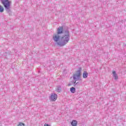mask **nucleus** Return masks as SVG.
I'll return each instance as SVG.
<instances>
[{"mask_svg":"<svg viewBox=\"0 0 126 126\" xmlns=\"http://www.w3.org/2000/svg\"><path fill=\"white\" fill-rule=\"evenodd\" d=\"M70 38V32L68 27L65 26L59 27L57 29V34L53 36V40L56 42L55 45L58 47L65 46Z\"/></svg>","mask_w":126,"mask_h":126,"instance_id":"obj_1","label":"nucleus"},{"mask_svg":"<svg viewBox=\"0 0 126 126\" xmlns=\"http://www.w3.org/2000/svg\"><path fill=\"white\" fill-rule=\"evenodd\" d=\"M0 1L5 8L6 12L8 13H11V10L10 9L11 1L9 0H0Z\"/></svg>","mask_w":126,"mask_h":126,"instance_id":"obj_2","label":"nucleus"},{"mask_svg":"<svg viewBox=\"0 0 126 126\" xmlns=\"http://www.w3.org/2000/svg\"><path fill=\"white\" fill-rule=\"evenodd\" d=\"M82 71V68L79 67L78 70L76 71L75 74H73V79L74 80H81L80 76H81V71Z\"/></svg>","mask_w":126,"mask_h":126,"instance_id":"obj_3","label":"nucleus"},{"mask_svg":"<svg viewBox=\"0 0 126 126\" xmlns=\"http://www.w3.org/2000/svg\"><path fill=\"white\" fill-rule=\"evenodd\" d=\"M58 99V95L56 94H51V95L50 97V100L53 101H56Z\"/></svg>","mask_w":126,"mask_h":126,"instance_id":"obj_4","label":"nucleus"},{"mask_svg":"<svg viewBox=\"0 0 126 126\" xmlns=\"http://www.w3.org/2000/svg\"><path fill=\"white\" fill-rule=\"evenodd\" d=\"M112 73L113 74V77H114V79H115V80L119 79V77H118V75L117 74V72H116V71H113Z\"/></svg>","mask_w":126,"mask_h":126,"instance_id":"obj_5","label":"nucleus"},{"mask_svg":"<svg viewBox=\"0 0 126 126\" xmlns=\"http://www.w3.org/2000/svg\"><path fill=\"white\" fill-rule=\"evenodd\" d=\"M56 90L58 93H61V91H62V87L61 86H58Z\"/></svg>","mask_w":126,"mask_h":126,"instance_id":"obj_6","label":"nucleus"},{"mask_svg":"<svg viewBox=\"0 0 126 126\" xmlns=\"http://www.w3.org/2000/svg\"><path fill=\"white\" fill-rule=\"evenodd\" d=\"M71 125L72 126H77V121L76 120H73L71 123Z\"/></svg>","mask_w":126,"mask_h":126,"instance_id":"obj_7","label":"nucleus"},{"mask_svg":"<svg viewBox=\"0 0 126 126\" xmlns=\"http://www.w3.org/2000/svg\"><path fill=\"white\" fill-rule=\"evenodd\" d=\"M83 78H87L88 77V73L86 72V71H84L83 74Z\"/></svg>","mask_w":126,"mask_h":126,"instance_id":"obj_8","label":"nucleus"},{"mask_svg":"<svg viewBox=\"0 0 126 126\" xmlns=\"http://www.w3.org/2000/svg\"><path fill=\"white\" fill-rule=\"evenodd\" d=\"M70 91L71 93H74L75 92V88L74 87H71L70 89Z\"/></svg>","mask_w":126,"mask_h":126,"instance_id":"obj_9","label":"nucleus"},{"mask_svg":"<svg viewBox=\"0 0 126 126\" xmlns=\"http://www.w3.org/2000/svg\"><path fill=\"white\" fill-rule=\"evenodd\" d=\"M4 11V9L3 8V7L2 6L0 5V12L2 13Z\"/></svg>","mask_w":126,"mask_h":126,"instance_id":"obj_10","label":"nucleus"},{"mask_svg":"<svg viewBox=\"0 0 126 126\" xmlns=\"http://www.w3.org/2000/svg\"><path fill=\"white\" fill-rule=\"evenodd\" d=\"M18 126H25V124L24 123H22L20 122L18 125Z\"/></svg>","mask_w":126,"mask_h":126,"instance_id":"obj_11","label":"nucleus"},{"mask_svg":"<svg viewBox=\"0 0 126 126\" xmlns=\"http://www.w3.org/2000/svg\"><path fill=\"white\" fill-rule=\"evenodd\" d=\"M79 84V82H77V83L76 82L74 85V86L75 87L76 86H78Z\"/></svg>","mask_w":126,"mask_h":126,"instance_id":"obj_12","label":"nucleus"},{"mask_svg":"<svg viewBox=\"0 0 126 126\" xmlns=\"http://www.w3.org/2000/svg\"><path fill=\"white\" fill-rule=\"evenodd\" d=\"M77 81V80H75V81H73V84H74V85H75V83H76Z\"/></svg>","mask_w":126,"mask_h":126,"instance_id":"obj_13","label":"nucleus"},{"mask_svg":"<svg viewBox=\"0 0 126 126\" xmlns=\"http://www.w3.org/2000/svg\"><path fill=\"white\" fill-rule=\"evenodd\" d=\"M44 126H50V125H49V124H47V123H45L44 124Z\"/></svg>","mask_w":126,"mask_h":126,"instance_id":"obj_14","label":"nucleus"},{"mask_svg":"<svg viewBox=\"0 0 126 126\" xmlns=\"http://www.w3.org/2000/svg\"><path fill=\"white\" fill-rule=\"evenodd\" d=\"M68 86H70L71 85V84H68Z\"/></svg>","mask_w":126,"mask_h":126,"instance_id":"obj_15","label":"nucleus"},{"mask_svg":"<svg viewBox=\"0 0 126 126\" xmlns=\"http://www.w3.org/2000/svg\"><path fill=\"white\" fill-rule=\"evenodd\" d=\"M126 44L125 45V47H126Z\"/></svg>","mask_w":126,"mask_h":126,"instance_id":"obj_16","label":"nucleus"}]
</instances>
